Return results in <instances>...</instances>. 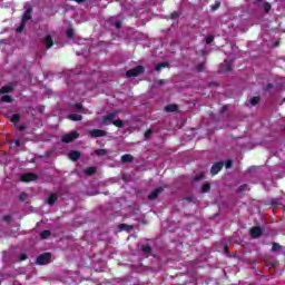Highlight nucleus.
<instances>
[{
  "instance_id": "f257e3e1",
  "label": "nucleus",
  "mask_w": 285,
  "mask_h": 285,
  "mask_svg": "<svg viewBox=\"0 0 285 285\" xmlns=\"http://www.w3.org/2000/svg\"><path fill=\"white\" fill-rule=\"evenodd\" d=\"M144 72H146V68H144L141 65H138L135 68L127 70L126 77L130 79L132 77H139V75H144Z\"/></svg>"
},
{
  "instance_id": "f03ea898",
  "label": "nucleus",
  "mask_w": 285,
  "mask_h": 285,
  "mask_svg": "<svg viewBox=\"0 0 285 285\" xmlns=\"http://www.w3.org/2000/svg\"><path fill=\"white\" fill-rule=\"evenodd\" d=\"M50 262H52V254L50 253L40 254L36 259L38 266H46V264H50Z\"/></svg>"
},
{
  "instance_id": "7ed1b4c3",
  "label": "nucleus",
  "mask_w": 285,
  "mask_h": 285,
  "mask_svg": "<svg viewBox=\"0 0 285 285\" xmlns=\"http://www.w3.org/2000/svg\"><path fill=\"white\" fill-rule=\"evenodd\" d=\"M264 227L254 226L249 229V235L252 239H259L264 235Z\"/></svg>"
},
{
  "instance_id": "20e7f679",
  "label": "nucleus",
  "mask_w": 285,
  "mask_h": 285,
  "mask_svg": "<svg viewBox=\"0 0 285 285\" xmlns=\"http://www.w3.org/2000/svg\"><path fill=\"white\" fill-rule=\"evenodd\" d=\"M75 139H79V132L77 131L63 135L61 138V142L71 144V141H75Z\"/></svg>"
},
{
  "instance_id": "39448f33",
  "label": "nucleus",
  "mask_w": 285,
  "mask_h": 285,
  "mask_svg": "<svg viewBox=\"0 0 285 285\" xmlns=\"http://www.w3.org/2000/svg\"><path fill=\"white\" fill-rule=\"evenodd\" d=\"M20 179H21V181L28 184L30 181H37V179H39V176L33 173H27V174L22 175Z\"/></svg>"
},
{
  "instance_id": "423d86ee",
  "label": "nucleus",
  "mask_w": 285,
  "mask_h": 285,
  "mask_svg": "<svg viewBox=\"0 0 285 285\" xmlns=\"http://www.w3.org/2000/svg\"><path fill=\"white\" fill-rule=\"evenodd\" d=\"M222 168H224V161L215 163L210 168V174L218 175L222 171Z\"/></svg>"
},
{
  "instance_id": "0eeeda50",
  "label": "nucleus",
  "mask_w": 285,
  "mask_h": 285,
  "mask_svg": "<svg viewBox=\"0 0 285 285\" xmlns=\"http://www.w3.org/2000/svg\"><path fill=\"white\" fill-rule=\"evenodd\" d=\"M161 193H164V187H158V188L151 190V193L148 195V199H150L153 202L154 199H157V197H159V195H161Z\"/></svg>"
},
{
  "instance_id": "6e6552de",
  "label": "nucleus",
  "mask_w": 285,
  "mask_h": 285,
  "mask_svg": "<svg viewBox=\"0 0 285 285\" xmlns=\"http://www.w3.org/2000/svg\"><path fill=\"white\" fill-rule=\"evenodd\" d=\"M106 135H108V132H106V130L104 129H92L90 131V137H92L94 139H96L97 137H106Z\"/></svg>"
},
{
  "instance_id": "1a4fd4ad",
  "label": "nucleus",
  "mask_w": 285,
  "mask_h": 285,
  "mask_svg": "<svg viewBox=\"0 0 285 285\" xmlns=\"http://www.w3.org/2000/svg\"><path fill=\"white\" fill-rule=\"evenodd\" d=\"M43 45L46 46L47 50H50V48L55 46V40L52 39V36L47 35L43 39Z\"/></svg>"
},
{
  "instance_id": "9d476101",
  "label": "nucleus",
  "mask_w": 285,
  "mask_h": 285,
  "mask_svg": "<svg viewBox=\"0 0 285 285\" xmlns=\"http://www.w3.org/2000/svg\"><path fill=\"white\" fill-rule=\"evenodd\" d=\"M30 19H32V8H29L24 11L21 21L23 23H28V21H30Z\"/></svg>"
},
{
  "instance_id": "9b49d317",
  "label": "nucleus",
  "mask_w": 285,
  "mask_h": 285,
  "mask_svg": "<svg viewBox=\"0 0 285 285\" xmlns=\"http://www.w3.org/2000/svg\"><path fill=\"white\" fill-rule=\"evenodd\" d=\"M80 157H81V151L79 150H72L69 153V159L71 161H79Z\"/></svg>"
},
{
  "instance_id": "f8f14e48",
  "label": "nucleus",
  "mask_w": 285,
  "mask_h": 285,
  "mask_svg": "<svg viewBox=\"0 0 285 285\" xmlns=\"http://www.w3.org/2000/svg\"><path fill=\"white\" fill-rule=\"evenodd\" d=\"M117 117V112H110L102 117V124H108Z\"/></svg>"
},
{
  "instance_id": "ddd939ff",
  "label": "nucleus",
  "mask_w": 285,
  "mask_h": 285,
  "mask_svg": "<svg viewBox=\"0 0 285 285\" xmlns=\"http://www.w3.org/2000/svg\"><path fill=\"white\" fill-rule=\"evenodd\" d=\"M120 160L122 164H130V163L135 161V157H132V155H130V154H125L121 156Z\"/></svg>"
},
{
  "instance_id": "4468645a",
  "label": "nucleus",
  "mask_w": 285,
  "mask_h": 285,
  "mask_svg": "<svg viewBox=\"0 0 285 285\" xmlns=\"http://www.w3.org/2000/svg\"><path fill=\"white\" fill-rule=\"evenodd\" d=\"M58 198L59 197L57 196V194H51V195H49V197L47 199V204H49V206H55Z\"/></svg>"
},
{
  "instance_id": "2eb2a0df",
  "label": "nucleus",
  "mask_w": 285,
  "mask_h": 285,
  "mask_svg": "<svg viewBox=\"0 0 285 285\" xmlns=\"http://www.w3.org/2000/svg\"><path fill=\"white\" fill-rule=\"evenodd\" d=\"M12 101H14V99L10 95H4L0 99L1 104H12Z\"/></svg>"
},
{
  "instance_id": "dca6fc26",
  "label": "nucleus",
  "mask_w": 285,
  "mask_h": 285,
  "mask_svg": "<svg viewBox=\"0 0 285 285\" xmlns=\"http://www.w3.org/2000/svg\"><path fill=\"white\" fill-rule=\"evenodd\" d=\"M166 112H177L179 110V106L173 104V105H167L165 107Z\"/></svg>"
},
{
  "instance_id": "f3484780",
  "label": "nucleus",
  "mask_w": 285,
  "mask_h": 285,
  "mask_svg": "<svg viewBox=\"0 0 285 285\" xmlns=\"http://www.w3.org/2000/svg\"><path fill=\"white\" fill-rule=\"evenodd\" d=\"M2 95H8L14 91V87L12 86H3L1 89Z\"/></svg>"
},
{
  "instance_id": "a211bd4d",
  "label": "nucleus",
  "mask_w": 285,
  "mask_h": 285,
  "mask_svg": "<svg viewBox=\"0 0 285 285\" xmlns=\"http://www.w3.org/2000/svg\"><path fill=\"white\" fill-rule=\"evenodd\" d=\"M97 173V167H88L85 169V175L92 177Z\"/></svg>"
},
{
  "instance_id": "6ab92c4d",
  "label": "nucleus",
  "mask_w": 285,
  "mask_h": 285,
  "mask_svg": "<svg viewBox=\"0 0 285 285\" xmlns=\"http://www.w3.org/2000/svg\"><path fill=\"white\" fill-rule=\"evenodd\" d=\"M68 119H70L71 121H81L82 117L79 114H70L68 116Z\"/></svg>"
},
{
  "instance_id": "aec40b11",
  "label": "nucleus",
  "mask_w": 285,
  "mask_h": 285,
  "mask_svg": "<svg viewBox=\"0 0 285 285\" xmlns=\"http://www.w3.org/2000/svg\"><path fill=\"white\" fill-rule=\"evenodd\" d=\"M11 124H19L21 121V116L19 114H13L10 119Z\"/></svg>"
},
{
  "instance_id": "412c9836",
  "label": "nucleus",
  "mask_w": 285,
  "mask_h": 285,
  "mask_svg": "<svg viewBox=\"0 0 285 285\" xmlns=\"http://www.w3.org/2000/svg\"><path fill=\"white\" fill-rule=\"evenodd\" d=\"M50 235H52V232L45 229L40 233V239H48V237H50Z\"/></svg>"
},
{
  "instance_id": "4be33fe9",
  "label": "nucleus",
  "mask_w": 285,
  "mask_h": 285,
  "mask_svg": "<svg viewBox=\"0 0 285 285\" xmlns=\"http://www.w3.org/2000/svg\"><path fill=\"white\" fill-rule=\"evenodd\" d=\"M118 228L119 230H127V233H130V230H132V226L126 224L118 225Z\"/></svg>"
},
{
  "instance_id": "5701e85b",
  "label": "nucleus",
  "mask_w": 285,
  "mask_h": 285,
  "mask_svg": "<svg viewBox=\"0 0 285 285\" xmlns=\"http://www.w3.org/2000/svg\"><path fill=\"white\" fill-rule=\"evenodd\" d=\"M140 250L142 252V253H146V254H150V253H153V247H150V245H142L141 247H140Z\"/></svg>"
},
{
  "instance_id": "b1692460",
  "label": "nucleus",
  "mask_w": 285,
  "mask_h": 285,
  "mask_svg": "<svg viewBox=\"0 0 285 285\" xmlns=\"http://www.w3.org/2000/svg\"><path fill=\"white\" fill-rule=\"evenodd\" d=\"M94 153L97 155V157H104L108 155V150L106 149H96Z\"/></svg>"
},
{
  "instance_id": "393cba45",
  "label": "nucleus",
  "mask_w": 285,
  "mask_h": 285,
  "mask_svg": "<svg viewBox=\"0 0 285 285\" xmlns=\"http://www.w3.org/2000/svg\"><path fill=\"white\" fill-rule=\"evenodd\" d=\"M164 68H168V62L157 63L155 67V70H157L159 72V70H164Z\"/></svg>"
},
{
  "instance_id": "a878e982",
  "label": "nucleus",
  "mask_w": 285,
  "mask_h": 285,
  "mask_svg": "<svg viewBox=\"0 0 285 285\" xmlns=\"http://www.w3.org/2000/svg\"><path fill=\"white\" fill-rule=\"evenodd\" d=\"M259 99H261L259 96L252 97L249 99L250 106H257V104H259Z\"/></svg>"
},
{
  "instance_id": "bb28decb",
  "label": "nucleus",
  "mask_w": 285,
  "mask_h": 285,
  "mask_svg": "<svg viewBox=\"0 0 285 285\" xmlns=\"http://www.w3.org/2000/svg\"><path fill=\"white\" fill-rule=\"evenodd\" d=\"M67 39H73L75 38V29L70 28L66 31Z\"/></svg>"
},
{
  "instance_id": "cd10ccee",
  "label": "nucleus",
  "mask_w": 285,
  "mask_h": 285,
  "mask_svg": "<svg viewBox=\"0 0 285 285\" xmlns=\"http://www.w3.org/2000/svg\"><path fill=\"white\" fill-rule=\"evenodd\" d=\"M200 193H210V185L208 183L200 187Z\"/></svg>"
},
{
  "instance_id": "c85d7f7f",
  "label": "nucleus",
  "mask_w": 285,
  "mask_h": 285,
  "mask_svg": "<svg viewBox=\"0 0 285 285\" xmlns=\"http://www.w3.org/2000/svg\"><path fill=\"white\" fill-rule=\"evenodd\" d=\"M272 250L278 253V250H282V245H279V243H273Z\"/></svg>"
},
{
  "instance_id": "c756f323",
  "label": "nucleus",
  "mask_w": 285,
  "mask_h": 285,
  "mask_svg": "<svg viewBox=\"0 0 285 285\" xmlns=\"http://www.w3.org/2000/svg\"><path fill=\"white\" fill-rule=\"evenodd\" d=\"M26 30V22L21 21L20 26L16 29L19 35Z\"/></svg>"
},
{
  "instance_id": "7c9ffc66",
  "label": "nucleus",
  "mask_w": 285,
  "mask_h": 285,
  "mask_svg": "<svg viewBox=\"0 0 285 285\" xmlns=\"http://www.w3.org/2000/svg\"><path fill=\"white\" fill-rule=\"evenodd\" d=\"M213 41H215V36H213V35L207 36L205 38V43H207V46H210V43H213Z\"/></svg>"
},
{
  "instance_id": "2f4dec72",
  "label": "nucleus",
  "mask_w": 285,
  "mask_h": 285,
  "mask_svg": "<svg viewBox=\"0 0 285 285\" xmlns=\"http://www.w3.org/2000/svg\"><path fill=\"white\" fill-rule=\"evenodd\" d=\"M112 124L116 126V128H124V120L121 119L114 120Z\"/></svg>"
},
{
  "instance_id": "473e14b6",
  "label": "nucleus",
  "mask_w": 285,
  "mask_h": 285,
  "mask_svg": "<svg viewBox=\"0 0 285 285\" xmlns=\"http://www.w3.org/2000/svg\"><path fill=\"white\" fill-rule=\"evenodd\" d=\"M18 199L20 202H26V199H28V194L26 191L20 193V195L18 196Z\"/></svg>"
},
{
  "instance_id": "72a5a7b5",
  "label": "nucleus",
  "mask_w": 285,
  "mask_h": 285,
  "mask_svg": "<svg viewBox=\"0 0 285 285\" xmlns=\"http://www.w3.org/2000/svg\"><path fill=\"white\" fill-rule=\"evenodd\" d=\"M263 10H264V12H266L268 14V12H271V3L265 2L263 4Z\"/></svg>"
},
{
  "instance_id": "f704fd0d",
  "label": "nucleus",
  "mask_w": 285,
  "mask_h": 285,
  "mask_svg": "<svg viewBox=\"0 0 285 285\" xmlns=\"http://www.w3.org/2000/svg\"><path fill=\"white\" fill-rule=\"evenodd\" d=\"M151 135H153V129H147L144 134V137H145V139H149V137H151Z\"/></svg>"
},
{
  "instance_id": "c9c22d12",
  "label": "nucleus",
  "mask_w": 285,
  "mask_h": 285,
  "mask_svg": "<svg viewBox=\"0 0 285 285\" xmlns=\"http://www.w3.org/2000/svg\"><path fill=\"white\" fill-rule=\"evenodd\" d=\"M220 6H222V2L216 1V2H215V4H214V6H212V10H213V11H215V10H219Z\"/></svg>"
},
{
  "instance_id": "e433bc0d",
  "label": "nucleus",
  "mask_w": 285,
  "mask_h": 285,
  "mask_svg": "<svg viewBox=\"0 0 285 285\" xmlns=\"http://www.w3.org/2000/svg\"><path fill=\"white\" fill-rule=\"evenodd\" d=\"M2 219H3V222H6L7 224H10V222H12V216H10V215H4Z\"/></svg>"
},
{
  "instance_id": "4c0bfd02",
  "label": "nucleus",
  "mask_w": 285,
  "mask_h": 285,
  "mask_svg": "<svg viewBox=\"0 0 285 285\" xmlns=\"http://www.w3.org/2000/svg\"><path fill=\"white\" fill-rule=\"evenodd\" d=\"M26 259H28V254L26 253L20 254L19 262H26Z\"/></svg>"
},
{
  "instance_id": "58836bf2",
  "label": "nucleus",
  "mask_w": 285,
  "mask_h": 285,
  "mask_svg": "<svg viewBox=\"0 0 285 285\" xmlns=\"http://www.w3.org/2000/svg\"><path fill=\"white\" fill-rule=\"evenodd\" d=\"M196 70H197V72H204V63H198L196 66Z\"/></svg>"
},
{
  "instance_id": "ea45409f",
  "label": "nucleus",
  "mask_w": 285,
  "mask_h": 285,
  "mask_svg": "<svg viewBox=\"0 0 285 285\" xmlns=\"http://www.w3.org/2000/svg\"><path fill=\"white\" fill-rule=\"evenodd\" d=\"M225 168H233V160H230V159L226 160Z\"/></svg>"
},
{
  "instance_id": "a19ab883",
  "label": "nucleus",
  "mask_w": 285,
  "mask_h": 285,
  "mask_svg": "<svg viewBox=\"0 0 285 285\" xmlns=\"http://www.w3.org/2000/svg\"><path fill=\"white\" fill-rule=\"evenodd\" d=\"M170 19H179V12L174 11V12L170 14Z\"/></svg>"
},
{
  "instance_id": "79ce46f5",
  "label": "nucleus",
  "mask_w": 285,
  "mask_h": 285,
  "mask_svg": "<svg viewBox=\"0 0 285 285\" xmlns=\"http://www.w3.org/2000/svg\"><path fill=\"white\" fill-rule=\"evenodd\" d=\"M224 72H230V63L226 62L225 68L223 69Z\"/></svg>"
},
{
  "instance_id": "37998d69",
  "label": "nucleus",
  "mask_w": 285,
  "mask_h": 285,
  "mask_svg": "<svg viewBox=\"0 0 285 285\" xmlns=\"http://www.w3.org/2000/svg\"><path fill=\"white\" fill-rule=\"evenodd\" d=\"M75 108H77V110H83V105H81V102H77Z\"/></svg>"
},
{
  "instance_id": "c03bdc74",
  "label": "nucleus",
  "mask_w": 285,
  "mask_h": 285,
  "mask_svg": "<svg viewBox=\"0 0 285 285\" xmlns=\"http://www.w3.org/2000/svg\"><path fill=\"white\" fill-rule=\"evenodd\" d=\"M115 28L117 29V30H120V28H121V21H116L115 22Z\"/></svg>"
},
{
  "instance_id": "a18cd8bd",
  "label": "nucleus",
  "mask_w": 285,
  "mask_h": 285,
  "mask_svg": "<svg viewBox=\"0 0 285 285\" xmlns=\"http://www.w3.org/2000/svg\"><path fill=\"white\" fill-rule=\"evenodd\" d=\"M272 88H273V83L269 82V83L266 85L265 90H272Z\"/></svg>"
},
{
  "instance_id": "49530a36",
  "label": "nucleus",
  "mask_w": 285,
  "mask_h": 285,
  "mask_svg": "<svg viewBox=\"0 0 285 285\" xmlns=\"http://www.w3.org/2000/svg\"><path fill=\"white\" fill-rule=\"evenodd\" d=\"M244 188H246V185H242L238 187V193H244Z\"/></svg>"
},
{
  "instance_id": "de8ad7c7",
  "label": "nucleus",
  "mask_w": 285,
  "mask_h": 285,
  "mask_svg": "<svg viewBox=\"0 0 285 285\" xmlns=\"http://www.w3.org/2000/svg\"><path fill=\"white\" fill-rule=\"evenodd\" d=\"M224 253H225L226 255H229V248H228L227 245L224 247Z\"/></svg>"
},
{
  "instance_id": "09e8293b",
  "label": "nucleus",
  "mask_w": 285,
  "mask_h": 285,
  "mask_svg": "<svg viewBox=\"0 0 285 285\" xmlns=\"http://www.w3.org/2000/svg\"><path fill=\"white\" fill-rule=\"evenodd\" d=\"M18 130H20V132H23V130H26V127L23 125L18 127Z\"/></svg>"
},
{
  "instance_id": "8fccbe9b",
  "label": "nucleus",
  "mask_w": 285,
  "mask_h": 285,
  "mask_svg": "<svg viewBox=\"0 0 285 285\" xmlns=\"http://www.w3.org/2000/svg\"><path fill=\"white\" fill-rule=\"evenodd\" d=\"M14 145L16 146H21V140H19V139L14 140Z\"/></svg>"
},
{
  "instance_id": "3c124183",
  "label": "nucleus",
  "mask_w": 285,
  "mask_h": 285,
  "mask_svg": "<svg viewBox=\"0 0 285 285\" xmlns=\"http://www.w3.org/2000/svg\"><path fill=\"white\" fill-rule=\"evenodd\" d=\"M73 1H76V3H83V2H86V0H73Z\"/></svg>"
},
{
  "instance_id": "603ef678",
  "label": "nucleus",
  "mask_w": 285,
  "mask_h": 285,
  "mask_svg": "<svg viewBox=\"0 0 285 285\" xmlns=\"http://www.w3.org/2000/svg\"><path fill=\"white\" fill-rule=\"evenodd\" d=\"M209 86H217V82H209Z\"/></svg>"
},
{
  "instance_id": "864d4df0",
  "label": "nucleus",
  "mask_w": 285,
  "mask_h": 285,
  "mask_svg": "<svg viewBox=\"0 0 285 285\" xmlns=\"http://www.w3.org/2000/svg\"><path fill=\"white\" fill-rule=\"evenodd\" d=\"M224 110H226V106L223 107V112H224Z\"/></svg>"
},
{
  "instance_id": "5fc2aeb1",
  "label": "nucleus",
  "mask_w": 285,
  "mask_h": 285,
  "mask_svg": "<svg viewBox=\"0 0 285 285\" xmlns=\"http://www.w3.org/2000/svg\"><path fill=\"white\" fill-rule=\"evenodd\" d=\"M159 83H164V80H159Z\"/></svg>"
},
{
  "instance_id": "6e6d98bb",
  "label": "nucleus",
  "mask_w": 285,
  "mask_h": 285,
  "mask_svg": "<svg viewBox=\"0 0 285 285\" xmlns=\"http://www.w3.org/2000/svg\"><path fill=\"white\" fill-rule=\"evenodd\" d=\"M196 181H199V177L196 178Z\"/></svg>"
}]
</instances>
